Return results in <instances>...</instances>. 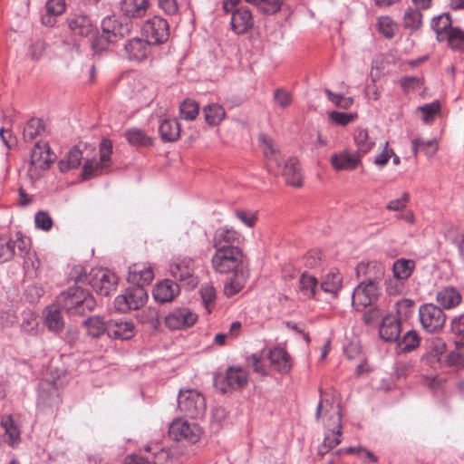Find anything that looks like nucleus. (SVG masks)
I'll use <instances>...</instances> for the list:
<instances>
[{
	"label": "nucleus",
	"mask_w": 464,
	"mask_h": 464,
	"mask_svg": "<svg viewBox=\"0 0 464 464\" xmlns=\"http://www.w3.org/2000/svg\"><path fill=\"white\" fill-rule=\"evenodd\" d=\"M56 304L68 314L82 316L92 313L96 306L92 295L77 283L59 294Z\"/></svg>",
	"instance_id": "nucleus-1"
},
{
	"label": "nucleus",
	"mask_w": 464,
	"mask_h": 464,
	"mask_svg": "<svg viewBox=\"0 0 464 464\" xmlns=\"http://www.w3.org/2000/svg\"><path fill=\"white\" fill-rule=\"evenodd\" d=\"M88 281L90 285L101 295H109L116 289L117 276L106 268L92 269L90 276L81 274L75 278V283L82 284Z\"/></svg>",
	"instance_id": "nucleus-2"
},
{
	"label": "nucleus",
	"mask_w": 464,
	"mask_h": 464,
	"mask_svg": "<svg viewBox=\"0 0 464 464\" xmlns=\"http://www.w3.org/2000/svg\"><path fill=\"white\" fill-rule=\"evenodd\" d=\"M178 408L187 417L200 419L206 413L205 397L196 390H180L178 397Z\"/></svg>",
	"instance_id": "nucleus-3"
},
{
	"label": "nucleus",
	"mask_w": 464,
	"mask_h": 464,
	"mask_svg": "<svg viewBox=\"0 0 464 464\" xmlns=\"http://www.w3.org/2000/svg\"><path fill=\"white\" fill-rule=\"evenodd\" d=\"M211 258L213 269L219 274L237 271L243 262V252L240 247H228V249L215 248Z\"/></svg>",
	"instance_id": "nucleus-4"
},
{
	"label": "nucleus",
	"mask_w": 464,
	"mask_h": 464,
	"mask_svg": "<svg viewBox=\"0 0 464 464\" xmlns=\"http://www.w3.org/2000/svg\"><path fill=\"white\" fill-rule=\"evenodd\" d=\"M141 34L152 45L163 44L169 38V23L163 17L154 15L144 22Z\"/></svg>",
	"instance_id": "nucleus-5"
},
{
	"label": "nucleus",
	"mask_w": 464,
	"mask_h": 464,
	"mask_svg": "<svg viewBox=\"0 0 464 464\" xmlns=\"http://www.w3.org/2000/svg\"><path fill=\"white\" fill-rule=\"evenodd\" d=\"M419 319L423 330L429 334L440 332L446 323L443 310L433 304H423L420 306Z\"/></svg>",
	"instance_id": "nucleus-6"
},
{
	"label": "nucleus",
	"mask_w": 464,
	"mask_h": 464,
	"mask_svg": "<svg viewBox=\"0 0 464 464\" xmlns=\"http://www.w3.org/2000/svg\"><path fill=\"white\" fill-rule=\"evenodd\" d=\"M148 300L146 289L141 285H135L126 289L125 294L118 295L114 300L115 308L122 313L137 310L143 306Z\"/></svg>",
	"instance_id": "nucleus-7"
},
{
	"label": "nucleus",
	"mask_w": 464,
	"mask_h": 464,
	"mask_svg": "<svg viewBox=\"0 0 464 464\" xmlns=\"http://www.w3.org/2000/svg\"><path fill=\"white\" fill-rule=\"evenodd\" d=\"M100 160H88L82 167V179H89L92 177L102 174L111 166V154L112 145L109 140H103L100 144Z\"/></svg>",
	"instance_id": "nucleus-8"
},
{
	"label": "nucleus",
	"mask_w": 464,
	"mask_h": 464,
	"mask_svg": "<svg viewBox=\"0 0 464 464\" xmlns=\"http://www.w3.org/2000/svg\"><path fill=\"white\" fill-rule=\"evenodd\" d=\"M379 285L372 281H362L353 290L352 304L357 311H362L372 305L378 298Z\"/></svg>",
	"instance_id": "nucleus-9"
},
{
	"label": "nucleus",
	"mask_w": 464,
	"mask_h": 464,
	"mask_svg": "<svg viewBox=\"0 0 464 464\" xmlns=\"http://www.w3.org/2000/svg\"><path fill=\"white\" fill-rule=\"evenodd\" d=\"M169 273L187 290L194 289L198 285V278L194 274V261L191 258L170 264Z\"/></svg>",
	"instance_id": "nucleus-10"
},
{
	"label": "nucleus",
	"mask_w": 464,
	"mask_h": 464,
	"mask_svg": "<svg viewBox=\"0 0 464 464\" xmlns=\"http://www.w3.org/2000/svg\"><path fill=\"white\" fill-rule=\"evenodd\" d=\"M130 21H122L116 16H107L102 21V29L107 42H117L129 35L132 30Z\"/></svg>",
	"instance_id": "nucleus-11"
},
{
	"label": "nucleus",
	"mask_w": 464,
	"mask_h": 464,
	"mask_svg": "<svg viewBox=\"0 0 464 464\" xmlns=\"http://www.w3.org/2000/svg\"><path fill=\"white\" fill-rule=\"evenodd\" d=\"M169 435L176 440H188L196 443L201 435L200 427L195 422L176 420L169 426Z\"/></svg>",
	"instance_id": "nucleus-12"
},
{
	"label": "nucleus",
	"mask_w": 464,
	"mask_h": 464,
	"mask_svg": "<svg viewBox=\"0 0 464 464\" xmlns=\"http://www.w3.org/2000/svg\"><path fill=\"white\" fill-rule=\"evenodd\" d=\"M260 147L266 160V168L269 172L278 174L281 169L282 157L274 140L266 134L258 137Z\"/></svg>",
	"instance_id": "nucleus-13"
},
{
	"label": "nucleus",
	"mask_w": 464,
	"mask_h": 464,
	"mask_svg": "<svg viewBox=\"0 0 464 464\" xmlns=\"http://www.w3.org/2000/svg\"><path fill=\"white\" fill-rule=\"evenodd\" d=\"M198 315L187 307H179L170 311L165 317V324L171 330H179L192 326Z\"/></svg>",
	"instance_id": "nucleus-14"
},
{
	"label": "nucleus",
	"mask_w": 464,
	"mask_h": 464,
	"mask_svg": "<svg viewBox=\"0 0 464 464\" xmlns=\"http://www.w3.org/2000/svg\"><path fill=\"white\" fill-rule=\"evenodd\" d=\"M242 237L240 233L227 226L216 229L212 246L214 248L228 249V247H239Z\"/></svg>",
	"instance_id": "nucleus-15"
},
{
	"label": "nucleus",
	"mask_w": 464,
	"mask_h": 464,
	"mask_svg": "<svg viewBox=\"0 0 464 464\" xmlns=\"http://www.w3.org/2000/svg\"><path fill=\"white\" fill-rule=\"evenodd\" d=\"M151 45L145 38L134 37L125 44L124 51L129 60L141 62L150 56Z\"/></svg>",
	"instance_id": "nucleus-16"
},
{
	"label": "nucleus",
	"mask_w": 464,
	"mask_h": 464,
	"mask_svg": "<svg viewBox=\"0 0 464 464\" xmlns=\"http://www.w3.org/2000/svg\"><path fill=\"white\" fill-rule=\"evenodd\" d=\"M332 167L337 171L353 170L361 164L360 152H350L349 150H343L339 153H334L330 159Z\"/></svg>",
	"instance_id": "nucleus-17"
},
{
	"label": "nucleus",
	"mask_w": 464,
	"mask_h": 464,
	"mask_svg": "<svg viewBox=\"0 0 464 464\" xmlns=\"http://www.w3.org/2000/svg\"><path fill=\"white\" fill-rule=\"evenodd\" d=\"M54 160L47 142H36L31 150L30 163L37 169H45Z\"/></svg>",
	"instance_id": "nucleus-18"
},
{
	"label": "nucleus",
	"mask_w": 464,
	"mask_h": 464,
	"mask_svg": "<svg viewBox=\"0 0 464 464\" xmlns=\"http://www.w3.org/2000/svg\"><path fill=\"white\" fill-rule=\"evenodd\" d=\"M279 172H281L287 185L295 188L303 186V173L299 160L295 157H291L285 161L284 168H281Z\"/></svg>",
	"instance_id": "nucleus-19"
},
{
	"label": "nucleus",
	"mask_w": 464,
	"mask_h": 464,
	"mask_svg": "<svg viewBox=\"0 0 464 464\" xmlns=\"http://www.w3.org/2000/svg\"><path fill=\"white\" fill-rule=\"evenodd\" d=\"M154 278V273L150 266L137 263L129 267L128 281L135 285H149Z\"/></svg>",
	"instance_id": "nucleus-20"
},
{
	"label": "nucleus",
	"mask_w": 464,
	"mask_h": 464,
	"mask_svg": "<svg viewBox=\"0 0 464 464\" xmlns=\"http://www.w3.org/2000/svg\"><path fill=\"white\" fill-rule=\"evenodd\" d=\"M267 358L271 366L281 374H286L292 369L291 357L282 347L276 346L272 348L268 353Z\"/></svg>",
	"instance_id": "nucleus-21"
},
{
	"label": "nucleus",
	"mask_w": 464,
	"mask_h": 464,
	"mask_svg": "<svg viewBox=\"0 0 464 464\" xmlns=\"http://www.w3.org/2000/svg\"><path fill=\"white\" fill-rule=\"evenodd\" d=\"M357 277L365 276L362 281H372L375 285L384 275V266L378 262H361L356 266Z\"/></svg>",
	"instance_id": "nucleus-22"
},
{
	"label": "nucleus",
	"mask_w": 464,
	"mask_h": 464,
	"mask_svg": "<svg viewBox=\"0 0 464 464\" xmlns=\"http://www.w3.org/2000/svg\"><path fill=\"white\" fill-rule=\"evenodd\" d=\"M179 285L170 279L158 283L153 289V297L160 303L170 302L179 294Z\"/></svg>",
	"instance_id": "nucleus-23"
},
{
	"label": "nucleus",
	"mask_w": 464,
	"mask_h": 464,
	"mask_svg": "<svg viewBox=\"0 0 464 464\" xmlns=\"http://www.w3.org/2000/svg\"><path fill=\"white\" fill-rule=\"evenodd\" d=\"M401 334V322L392 314H387L382 320L379 328L380 337L385 342L396 341Z\"/></svg>",
	"instance_id": "nucleus-24"
},
{
	"label": "nucleus",
	"mask_w": 464,
	"mask_h": 464,
	"mask_svg": "<svg viewBox=\"0 0 464 464\" xmlns=\"http://www.w3.org/2000/svg\"><path fill=\"white\" fill-rule=\"evenodd\" d=\"M70 30L75 35L89 36L94 33V25L86 14H73L67 19Z\"/></svg>",
	"instance_id": "nucleus-25"
},
{
	"label": "nucleus",
	"mask_w": 464,
	"mask_h": 464,
	"mask_svg": "<svg viewBox=\"0 0 464 464\" xmlns=\"http://www.w3.org/2000/svg\"><path fill=\"white\" fill-rule=\"evenodd\" d=\"M134 334L131 322L111 319L108 321V336L115 339L128 340Z\"/></svg>",
	"instance_id": "nucleus-26"
},
{
	"label": "nucleus",
	"mask_w": 464,
	"mask_h": 464,
	"mask_svg": "<svg viewBox=\"0 0 464 464\" xmlns=\"http://www.w3.org/2000/svg\"><path fill=\"white\" fill-rule=\"evenodd\" d=\"M252 14L248 9L238 8L233 11L231 16L232 30L237 34H245L253 25Z\"/></svg>",
	"instance_id": "nucleus-27"
},
{
	"label": "nucleus",
	"mask_w": 464,
	"mask_h": 464,
	"mask_svg": "<svg viewBox=\"0 0 464 464\" xmlns=\"http://www.w3.org/2000/svg\"><path fill=\"white\" fill-rule=\"evenodd\" d=\"M149 5V0H122L121 11L129 18H141L146 14Z\"/></svg>",
	"instance_id": "nucleus-28"
},
{
	"label": "nucleus",
	"mask_w": 464,
	"mask_h": 464,
	"mask_svg": "<svg viewBox=\"0 0 464 464\" xmlns=\"http://www.w3.org/2000/svg\"><path fill=\"white\" fill-rule=\"evenodd\" d=\"M159 131L163 141L173 142L180 136V125L177 120L166 119L160 123Z\"/></svg>",
	"instance_id": "nucleus-29"
},
{
	"label": "nucleus",
	"mask_w": 464,
	"mask_h": 464,
	"mask_svg": "<svg viewBox=\"0 0 464 464\" xmlns=\"http://www.w3.org/2000/svg\"><path fill=\"white\" fill-rule=\"evenodd\" d=\"M225 380L232 390L242 389L247 384V373L240 367H230L227 371Z\"/></svg>",
	"instance_id": "nucleus-30"
},
{
	"label": "nucleus",
	"mask_w": 464,
	"mask_h": 464,
	"mask_svg": "<svg viewBox=\"0 0 464 464\" xmlns=\"http://www.w3.org/2000/svg\"><path fill=\"white\" fill-rule=\"evenodd\" d=\"M246 283V276L242 271H235V273L227 278L224 285V295L227 297H232L238 294Z\"/></svg>",
	"instance_id": "nucleus-31"
},
{
	"label": "nucleus",
	"mask_w": 464,
	"mask_h": 464,
	"mask_svg": "<svg viewBox=\"0 0 464 464\" xmlns=\"http://www.w3.org/2000/svg\"><path fill=\"white\" fill-rule=\"evenodd\" d=\"M62 308L56 305H51L46 309L44 315V324L47 328L53 332L59 333L63 329L64 322L61 314Z\"/></svg>",
	"instance_id": "nucleus-32"
},
{
	"label": "nucleus",
	"mask_w": 464,
	"mask_h": 464,
	"mask_svg": "<svg viewBox=\"0 0 464 464\" xmlns=\"http://www.w3.org/2000/svg\"><path fill=\"white\" fill-rule=\"evenodd\" d=\"M82 160V151L78 146L72 147L67 154L59 161V169L62 172L69 171L80 166Z\"/></svg>",
	"instance_id": "nucleus-33"
},
{
	"label": "nucleus",
	"mask_w": 464,
	"mask_h": 464,
	"mask_svg": "<svg viewBox=\"0 0 464 464\" xmlns=\"http://www.w3.org/2000/svg\"><path fill=\"white\" fill-rule=\"evenodd\" d=\"M437 302L444 308L450 309L461 302V295L453 287H445L437 294Z\"/></svg>",
	"instance_id": "nucleus-34"
},
{
	"label": "nucleus",
	"mask_w": 464,
	"mask_h": 464,
	"mask_svg": "<svg viewBox=\"0 0 464 464\" xmlns=\"http://www.w3.org/2000/svg\"><path fill=\"white\" fill-rule=\"evenodd\" d=\"M202 112L206 122L211 126L220 124L226 116L224 108L218 103H211L204 106Z\"/></svg>",
	"instance_id": "nucleus-35"
},
{
	"label": "nucleus",
	"mask_w": 464,
	"mask_h": 464,
	"mask_svg": "<svg viewBox=\"0 0 464 464\" xmlns=\"http://www.w3.org/2000/svg\"><path fill=\"white\" fill-rule=\"evenodd\" d=\"M59 402V392L52 382H42L39 393V404L52 407Z\"/></svg>",
	"instance_id": "nucleus-36"
},
{
	"label": "nucleus",
	"mask_w": 464,
	"mask_h": 464,
	"mask_svg": "<svg viewBox=\"0 0 464 464\" xmlns=\"http://www.w3.org/2000/svg\"><path fill=\"white\" fill-rule=\"evenodd\" d=\"M338 411H336V425L333 428L332 433L329 435H326L324 442L323 447L325 449V450H329L334 447H336L340 442V437H341V430H342V414L340 411V405H337Z\"/></svg>",
	"instance_id": "nucleus-37"
},
{
	"label": "nucleus",
	"mask_w": 464,
	"mask_h": 464,
	"mask_svg": "<svg viewBox=\"0 0 464 464\" xmlns=\"http://www.w3.org/2000/svg\"><path fill=\"white\" fill-rule=\"evenodd\" d=\"M45 132V124L43 120L32 118L24 128L23 136L24 140L32 141Z\"/></svg>",
	"instance_id": "nucleus-38"
},
{
	"label": "nucleus",
	"mask_w": 464,
	"mask_h": 464,
	"mask_svg": "<svg viewBox=\"0 0 464 464\" xmlns=\"http://www.w3.org/2000/svg\"><path fill=\"white\" fill-rule=\"evenodd\" d=\"M125 137L131 146L149 147L152 145V139L142 130L131 128L125 131Z\"/></svg>",
	"instance_id": "nucleus-39"
},
{
	"label": "nucleus",
	"mask_w": 464,
	"mask_h": 464,
	"mask_svg": "<svg viewBox=\"0 0 464 464\" xmlns=\"http://www.w3.org/2000/svg\"><path fill=\"white\" fill-rule=\"evenodd\" d=\"M343 277L338 271H330L321 283V289L325 293L336 295L342 287Z\"/></svg>",
	"instance_id": "nucleus-40"
},
{
	"label": "nucleus",
	"mask_w": 464,
	"mask_h": 464,
	"mask_svg": "<svg viewBox=\"0 0 464 464\" xmlns=\"http://www.w3.org/2000/svg\"><path fill=\"white\" fill-rule=\"evenodd\" d=\"M415 267V262L411 259L401 258L394 262L392 271L394 277L400 280L409 278Z\"/></svg>",
	"instance_id": "nucleus-41"
},
{
	"label": "nucleus",
	"mask_w": 464,
	"mask_h": 464,
	"mask_svg": "<svg viewBox=\"0 0 464 464\" xmlns=\"http://www.w3.org/2000/svg\"><path fill=\"white\" fill-rule=\"evenodd\" d=\"M318 281L317 278L303 273L299 278V290L305 298L315 297L317 291Z\"/></svg>",
	"instance_id": "nucleus-42"
},
{
	"label": "nucleus",
	"mask_w": 464,
	"mask_h": 464,
	"mask_svg": "<svg viewBox=\"0 0 464 464\" xmlns=\"http://www.w3.org/2000/svg\"><path fill=\"white\" fill-rule=\"evenodd\" d=\"M84 325L87 328V334L93 338H98L105 333L108 334V321L103 322L99 316L88 318L84 321Z\"/></svg>",
	"instance_id": "nucleus-43"
},
{
	"label": "nucleus",
	"mask_w": 464,
	"mask_h": 464,
	"mask_svg": "<svg viewBox=\"0 0 464 464\" xmlns=\"http://www.w3.org/2000/svg\"><path fill=\"white\" fill-rule=\"evenodd\" d=\"M30 239L22 236L20 232L16 234V238L13 239L14 250L19 256L25 259L24 264L28 265V260L34 256L35 254L30 252Z\"/></svg>",
	"instance_id": "nucleus-44"
},
{
	"label": "nucleus",
	"mask_w": 464,
	"mask_h": 464,
	"mask_svg": "<svg viewBox=\"0 0 464 464\" xmlns=\"http://www.w3.org/2000/svg\"><path fill=\"white\" fill-rule=\"evenodd\" d=\"M377 28L379 33L387 39L394 37L398 31V24L388 15H383L377 20Z\"/></svg>",
	"instance_id": "nucleus-45"
},
{
	"label": "nucleus",
	"mask_w": 464,
	"mask_h": 464,
	"mask_svg": "<svg viewBox=\"0 0 464 464\" xmlns=\"http://www.w3.org/2000/svg\"><path fill=\"white\" fill-rule=\"evenodd\" d=\"M198 292L203 306L208 313H210L211 309L216 304L217 299V292L215 287L210 284H203L201 285Z\"/></svg>",
	"instance_id": "nucleus-46"
},
{
	"label": "nucleus",
	"mask_w": 464,
	"mask_h": 464,
	"mask_svg": "<svg viewBox=\"0 0 464 464\" xmlns=\"http://www.w3.org/2000/svg\"><path fill=\"white\" fill-rule=\"evenodd\" d=\"M246 2L256 5L262 13L273 14L278 12L282 5L283 0H245Z\"/></svg>",
	"instance_id": "nucleus-47"
},
{
	"label": "nucleus",
	"mask_w": 464,
	"mask_h": 464,
	"mask_svg": "<svg viewBox=\"0 0 464 464\" xmlns=\"http://www.w3.org/2000/svg\"><path fill=\"white\" fill-rule=\"evenodd\" d=\"M422 14L413 8H408L403 16V26L411 31L418 30L421 25Z\"/></svg>",
	"instance_id": "nucleus-48"
},
{
	"label": "nucleus",
	"mask_w": 464,
	"mask_h": 464,
	"mask_svg": "<svg viewBox=\"0 0 464 464\" xmlns=\"http://www.w3.org/2000/svg\"><path fill=\"white\" fill-rule=\"evenodd\" d=\"M354 141L358 150L362 153L368 152L374 145V142L369 138L368 131L362 128L355 130Z\"/></svg>",
	"instance_id": "nucleus-49"
},
{
	"label": "nucleus",
	"mask_w": 464,
	"mask_h": 464,
	"mask_svg": "<svg viewBox=\"0 0 464 464\" xmlns=\"http://www.w3.org/2000/svg\"><path fill=\"white\" fill-rule=\"evenodd\" d=\"M179 112L184 120L193 121L198 115L199 105L192 99H186L179 105Z\"/></svg>",
	"instance_id": "nucleus-50"
},
{
	"label": "nucleus",
	"mask_w": 464,
	"mask_h": 464,
	"mask_svg": "<svg viewBox=\"0 0 464 464\" xmlns=\"http://www.w3.org/2000/svg\"><path fill=\"white\" fill-rule=\"evenodd\" d=\"M16 252L14 250L13 238L0 236V262H8L14 258Z\"/></svg>",
	"instance_id": "nucleus-51"
},
{
	"label": "nucleus",
	"mask_w": 464,
	"mask_h": 464,
	"mask_svg": "<svg viewBox=\"0 0 464 464\" xmlns=\"http://www.w3.org/2000/svg\"><path fill=\"white\" fill-rule=\"evenodd\" d=\"M396 313L397 318L401 322V320H407L413 314L414 302L411 299L403 298L396 303Z\"/></svg>",
	"instance_id": "nucleus-52"
},
{
	"label": "nucleus",
	"mask_w": 464,
	"mask_h": 464,
	"mask_svg": "<svg viewBox=\"0 0 464 464\" xmlns=\"http://www.w3.org/2000/svg\"><path fill=\"white\" fill-rule=\"evenodd\" d=\"M321 399L317 404L316 411H315V418L316 420H319L321 418L323 408L330 407L333 408V405L335 401V392L333 390L331 392H324L322 389L319 390ZM326 411H329L326 409Z\"/></svg>",
	"instance_id": "nucleus-53"
},
{
	"label": "nucleus",
	"mask_w": 464,
	"mask_h": 464,
	"mask_svg": "<svg viewBox=\"0 0 464 464\" xmlns=\"http://www.w3.org/2000/svg\"><path fill=\"white\" fill-rule=\"evenodd\" d=\"M431 26L440 37L444 32L451 30V18L449 13L442 14L441 15L432 19Z\"/></svg>",
	"instance_id": "nucleus-54"
},
{
	"label": "nucleus",
	"mask_w": 464,
	"mask_h": 464,
	"mask_svg": "<svg viewBox=\"0 0 464 464\" xmlns=\"http://www.w3.org/2000/svg\"><path fill=\"white\" fill-rule=\"evenodd\" d=\"M448 44L453 50L464 51V32L458 28H451L448 33Z\"/></svg>",
	"instance_id": "nucleus-55"
},
{
	"label": "nucleus",
	"mask_w": 464,
	"mask_h": 464,
	"mask_svg": "<svg viewBox=\"0 0 464 464\" xmlns=\"http://www.w3.org/2000/svg\"><path fill=\"white\" fill-rule=\"evenodd\" d=\"M412 152L416 155L419 150H422L427 155L433 154L437 150L435 140H423L421 139H414L411 142Z\"/></svg>",
	"instance_id": "nucleus-56"
},
{
	"label": "nucleus",
	"mask_w": 464,
	"mask_h": 464,
	"mask_svg": "<svg viewBox=\"0 0 464 464\" xmlns=\"http://www.w3.org/2000/svg\"><path fill=\"white\" fill-rule=\"evenodd\" d=\"M324 92L328 100L338 108L349 109L353 104V98L352 97H345L341 94L334 93L329 89H325Z\"/></svg>",
	"instance_id": "nucleus-57"
},
{
	"label": "nucleus",
	"mask_w": 464,
	"mask_h": 464,
	"mask_svg": "<svg viewBox=\"0 0 464 464\" xmlns=\"http://www.w3.org/2000/svg\"><path fill=\"white\" fill-rule=\"evenodd\" d=\"M400 85L405 92H411L421 87L422 80L416 76H405L400 79Z\"/></svg>",
	"instance_id": "nucleus-58"
},
{
	"label": "nucleus",
	"mask_w": 464,
	"mask_h": 464,
	"mask_svg": "<svg viewBox=\"0 0 464 464\" xmlns=\"http://www.w3.org/2000/svg\"><path fill=\"white\" fill-rule=\"evenodd\" d=\"M235 216L248 227H254L257 221L256 213L249 210L236 209Z\"/></svg>",
	"instance_id": "nucleus-59"
},
{
	"label": "nucleus",
	"mask_w": 464,
	"mask_h": 464,
	"mask_svg": "<svg viewBox=\"0 0 464 464\" xmlns=\"http://www.w3.org/2000/svg\"><path fill=\"white\" fill-rule=\"evenodd\" d=\"M422 112V120L425 123H429L431 118L437 114L440 110V105L438 102L424 104L418 108Z\"/></svg>",
	"instance_id": "nucleus-60"
},
{
	"label": "nucleus",
	"mask_w": 464,
	"mask_h": 464,
	"mask_svg": "<svg viewBox=\"0 0 464 464\" xmlns=\"http://www.w3.org/2000/svg\"><path fill=\"white\" fill-rule=\"evenodd\" d=\"M35 225L44 231H49L53 227V219L45 211H39L35 214Z\"/></svg>",
	"instance_id": "nucleus-61"
},
{
	"label": "nucleus",
	"mask_w": 464,
	"mask_h": 464,
	"mask_svg": "<svg viewBox=\"0 0 464 464\" xmlns=\"http://www.w3.org/2000/svg\"><path fill=\"white\" fill-rule=\"evenodd\" d=\"M420 343L418 334L415 331H408L402 339L403 351L414 350Z\"/></svg>",
	"instance_id": "nucleus-62"
},
{
	"label": "nucleus",
	"mask_w": 464,
	"mask_h": 464,
	"mask_svg": "<svg viewBox=\"0 0 464 464\" xmlns=\"http://www.w3.org/2000/svg\"><path fill=\"white\" fill-rule=\"evenodd\" d=\"M329 117L336 124H339L341 126H345L354 120L355 115L353 113L332 111L329 114Z\"/></svg>",
	"instance_id": "nucleus-63"
},
{
	"label": "nucleus",
	"mask_w": 464,
	"mask_h": 464,
	"mask_svg": "<svg viewBox=\"0 0 464 464\" xmlns=\"http://www.w3.org/2000/svg\"><path fill=\"white\" fill-rule=\"evenodd\" d=\"M451 332L458 336L461 341H464V315L455 317L451 321Z\"/></svg>",
	"instance_id": "nucleus-64"
}]
</instances>
